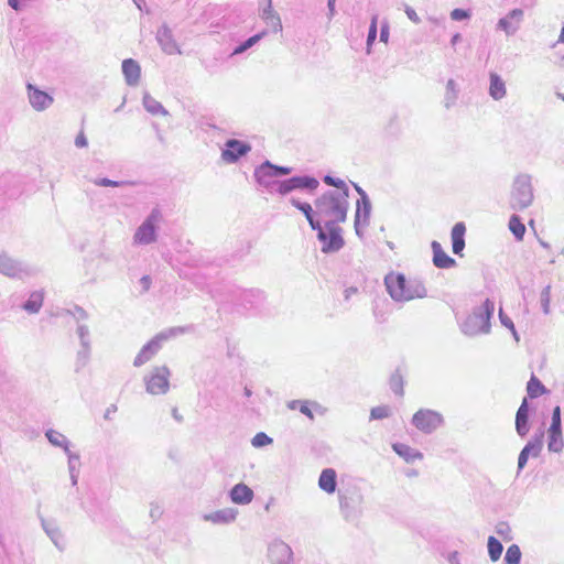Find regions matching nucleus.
I'll return each instance as SVG.
<instances>
[{
  "instance_id": "20",
  "label": "nucleus",
  "mask_w": 564,
  "mask_h": 564,
  "mask_svg": "<svg viewBox=\"0 0 564 564\" xmlns=\"http://www.w3.org/2000/svg\"><path fill=\"white\" fill-rule=\"evenodd\" d=\"M0 273L9 278H21L30 272L21 262L3 252L0 253Z\"/></svg>"
},
{
  "instance_id": "36",
  "label": "nucleus",
  "mask_w": 564,
  "mask_h": 564,
  "mask_svg": "<svg viewBox=\"0 0 564 564\" xmlns=\"http://www.w3.org/2000/svg\"><path fill=\"white\" fill-rule=\"evenodd\" d=\"M488 555L491 562H497L502 554L503 545L495 536L490 535L487 541Z\"/></svg>"
},
{
  "instance_id": "13",
  "label": "nucleus",
  "mask_w": 564,
  "mask_h": 564,
  "mask_svg": "<svg viewBox=\"0 0 564 564\" xmlns=\"http://www.w3.org/2000/svg\"><path fill=\"white\" fill-rule=\"evenodd\" d=\"M544 430L540 427L521 449L518 457V474L524 468L530 456L538 457L543 448Z\"/></svg>"
},
{
  "instance_id": "26",
  "label": "nucleus",
  "mask_w": 564,
  "mask_h": 564,
  "mask_svg": "<svg viewBox=\"0 0 564 564\" xmlns=\"http://www.w3.org/2000/svg\"><path fill=\"white\" fill-rule=\"evenodd\" d=\"M292 206L303 213L312 229H318L322 224L321 218L316 215V208L313 209L312 205L306 202H301L294 197L290 199Z\"/></svg>"
},
{
  "instance_id": "51",
  "label": "nucleus",
  "mask_w": 564,
  "mask_h": 564,
  "mask_svg": "<svg viewBox=\"0 0 564 564\" xmlns=\"http://www.w3.org/2000/svg\"><path fill=\"white\" fill-rule=\"evenodd\" d=\"M377 32H378V30H377V17H373L372 20H371L369 30H368V35H367V53L368 54L370 53L371 45L375 43V41L377 39Z\"/></svg>"
},
{
  "instance_id": "59",
  "label": "nucleus",
  "mask_w": 564,
  "mask_h": 564,
  "mask_svg": "<svg viewBox=\"0 0 564 564\" xmlns=\"http://www.w3.org/2000/svg\"><path fill=\"white\" fill-rule=\"evenodd\" d=\"M186 327H172L170 329H167L166 332H163L162 334H166L167 335V338L172 337V336H176L178 334H184L186 332Z\"/></svg>"
},
{
  "instance_id": "64",
  "label": "nucleus",
  "mask_w": 564,
  "mask_h": 564,
  "mask_svg": "<svg viewBox=\"0 0 564 564\" xmlns=\"http://www.w3.org/2000/svg\"><path fill=\"white\" fill-rule=\"evenodd\" d=\"M140 283L143 288V291H148L150 289V285H151V279L149 275H143L141 279H140Z\"/></svg>"
},
{
  "instance_id": "61",
  "label": "nucleus",
  "mask_w": 564,
  "mask_h": 564,
  "mask_svg": "<svg viewBox=\"0 0 564 564\" xmlns=\"http://www.w3.org/2000/svg\"><path fill=\"white\" fill-rule=\"evenodd\" d=\"M405 13H406L408 18H409L412 22H414V23H419V22H420V18H419V15L416 14V12H415V10H414V9H412V8L408 7V8L405 9Z\"/></svg>"
},
{
  "instance_id": "25",
  "label": "nucleus",
  "mask_w": 564,
  "mask_h": 564,
  "mask_svg": "<svg viewBox=\"0 0 564 564\" xmlns=\"http://www.w3.org/2000/svg\"><path fill=\"white\" fill-rule=\"evenodd\" d=\"M122 73L128 86H137L141 77V67L139 63L132 58L122 62Z\"/></svg>"
},
{
  "instance_id": "2",
  "label": "nucleus",
  "mask_w": 564,
  "mask_h": 564,
  "mask_svg": "<svg viewBox=\"0 0 564 564\" xmlns=\"http://www.w3.org/2000/svg\"><path fill=\"white\" fill-rule=\"evenodd\" d=\"M389 295L397 302L411 301L426 296L425 286L415 281H408L401 273H390L384 278Z\"/></svg>"
},
{
  "instance_id": "54",
  "label": "nucleus",
  "mask_w": 564,
  "mask_h": 564,
  "mask_svg": "<svg viewBox=\"0 0 564 564\" xmlns=\"http://www.w3.org/2000/svg\"><path fill=\"white\" fill-rule=\"evenodd\" d=\"M451 18L454 21H463L470 18V12L468 10L457 8L451 12Z\"/></svg>"
},
{
  "instance_id": "38",
  "label": "nucleus",
  "mask_w": 564,
  "mask_h": 564,
  "mask_svg": "<svg viewBox=\"0 0 564 564\" xmlns=\"http://www.w3.org/2000/svg\"><path fill=\"white\" fill-rule=\"evenodd\" d=\"M509 229L517 240H522L525 234V226L521 218L513 214L509 219Z\"/></svg>"
},
{
  "instance_id": "40",
  "label": "nucleus",
  "mask_w": 564,
  "mask_h": 564,
  "mask_svg": "<svg viewBox=\"0 0 564 564\" xmlns=\"http://www.w3.org/2000/svg\"><path fill=\"white\" fill-rule=\"evenodd\" d=\"M264 300L265 295L263 291L259 289H249V311L253 308L254 311L260 313Z\"/></svg>"
},
{
  "instance_id": "12",
  "label": "nucleus",
  "mask_w": 564,
  "mask_h": 564,
  "mask_svg": "<svg viewBox=\"0 0 564 564\" xmlns=\"http://www.w3.org/2000/svg\"><path fill=\"white\" fill-rule=\"evenodd\" d=\"M362 502L364 497L358 491L349 494L339 491V508L344 518L348 521H354L361 516Z\"/></svg>"
},
{
  "instance_id": "18",
  "label": "nucleus",
  "mask_w": 564,
  "mask_h": 564,
  "mask_svg": "<svg viewBox=\"0 0 564 564\" xmlns=\"http://www.w3.org/2000/svg\"><path fill=\"white\" fill-rule=\"evenodd\" d=\"M523 15L522 9H512L506 17L499 19L497 29L503 31L507 36H512L520 29Z\"/></svg>"
},
{
  "instance_id": "57",
  "label": "nucleus",
  "mask_w": 564,
  "mask_h": 564,
  "mask_svg": "<svg viewBox=\"0 0 564 564\" xmlns=\"http://www.w3.org/2000/svg\"><path fill=\"white\" fill-rule=\"evenodd\" d=\"M550 426L562 427L560 405H556L552 411V420Z\"/></svg>"
},
{
  "instance_id": "14",
  "label": "nucleus",
  "mask_w": 564,
  "mask_h": 564,
  "mask_svg": "<svg viewBox=\"0 0 564 564\" xmlns=\"http://www.w3.org/2000/svg\"><path fill=\"white\" fill-rule=\"evenodd\" d=\"M371 208L370 198L362 197V199H358L356 203L354 227L359 238L364 237L362 230L370 224Z\"/></svg>"
},
{
  "instance_id": "45",
  "label": "nucleus",
  "mask_w": 564,
  "mask_h": 564,
  "mask_svg": "<svg viewBox=\"0 0 564 564\" xmlns=\"http://www.w3.org/2000/svg\"><path fill=\"white\" fill-rule=\"evenodd\" d=\"M323 182L328 186L335 187V189H332L333 192L346 191L347 194H349L348 185L345 183V181H343L340 178H337V177H334V176L327 174L323 177Z\"/></svg>"
},
{
  "instance_id": "9",
  "label": "nucleus",
  "mask_w": 564,
  "mask_h": 564,
  "mask_svg": "<svg viewBox=\"0 0 564 564\" xmlns=\"http://www.w3.org/2000/svg\"><path fill=\"white\" fill-rule=\"evenodd\" d=\"M411 423L422 433L432 434L444 424V417L437 411L420 409L413 414Z\"/></svg>"
},
{
  "instance_id": "15",
  "label": "nucleus",
  "mask_w": 564,
  "mask_h": 564,
  "mask_svg": "<svg viewBox=\"0 0 564 564\" xmlns=\"http://www.w3.org/2000/svg\"><path fill=\"white\" fill-rule=\"evenodd\" d=\"M268 557L271 564H291L293 552L282 540H274L268 547Z\"/></svg>"
},
{
  "instance_id": "50",
  "label": "nucleus",
  "mask_w": 564,
  "mask_h": 564,
  "mask_svg": "<svg viewBox=\"0 0 564 564\" xmlns=\"http://www.w3.org/2000/svg\"><path fill=\"white\" fill-rule=\"evenodd\" d=\"M495 531L503 540L509 541V540L512 539V536H511V528H510L508 522H505V521L498 522L496 524V527H495Z\"/></svg>"
},
{
  "instance_id": "30",
  "label": "nucleus",
  "mask_w": 564,
  "mask_h": 564,
  "mask_svg": "<svg viewBox=\"0 0 564 564\" xmlns=\"http://www.w3.org/2000/svg\"><path fill=\"white\" fill-rule=\"evenodd\" d=\"M318 487L326 494H334L337 488V474L333 468L322 470L318 478Z\"/></svg>"
},
{
  "instance_id": "49",
  "label": "nucleus",
  "mask_w": 564,
  "mask_h": 564,
  "mask_svg": "<svg viewBox=\"0 0 564 564\" xmlns=\"http://www.w3.org/2000/svg\"><path fill=\"white\" fill-rule=\"evenodd\" d=\"M297 405H299V410L302 414L306 415L311 420L314 419V415L308 406L307 401L294 400V401L290 402V404H289L290 409H292V410L297 409Z\"/></svg>"
},
{
  "instance_id": "41",
  "label": "nucleus",
  "mask_w": 564,
  "mask_h": 564,
  "mask_svg": "<svg viewBox=\"0 0 564 564\" xmlns=\"http://www.w3.org/2000/svg\"><path fill=\"white\" fill-rule=\"evenodd\" d=\"M229 497L235 503H247V485L243 482L236 485L230 490Z\"/></svg>"
},
{
  "instance_id": "32",
  "label": "nucleus",
  "mask_w": 564,
  "mask_h": 564,
  "mask_svg": "<svg viewBox=\"0 0 564 564\" xmlns=\"http://www.w3.org/2000/svg\"><path fill=\"white\" fill-rule=\"evenodd\" d=\"M392 448L406 463H413L416 459L423 458V454L421 452L403 443H394Z\"/></svg>"
},
{
  "instance_id": "44",
  "label": "nucleus",
  "mask_w": 564,
  "mask_h": 564,
  "mask_svg": "<svg viewBox=\"0 0 564 564\" xmlns=\"http://www.w3.org/2000/svg\"><path fill=\"white\" fill-rule=\"evenodd\" d=\"M93 183L96 186H102V187H120V186H126V185L132 186V185L137 184L134 181H112L107 177L94 178Z\"/></svg>"
},
{
  "instance_id": "1",
  "label": "nucleus",
  "mask_w": 564,
  "mask_h": 564,
  "mask_svg": "<svg viewBox=\"0 0 564 564\" xmlns=\"http://www.w3.org/2000/svg\"><path fill=\"white\" fill-rule=\"evenodd\" d=\"M349 194L344 192L326 191L314 200L316 215L325 223L340 224L347 220L349 209Z\"/></svg>"
},
{
  "instance_id": "53",
  "label": "nucleus",
  "mask_w": 564,
  "mask_h": 564,
  "mask_svg": "<svg viewBox=\"0 0 564 564\" xmlns=\"http://www.w3.org/2000/svg\"><path fill=\"white\" fill-rule=\"evenodd\" d=\"M66 455L68 457V471H79L78 470V462H79V455L76 453H73L70 449L66 452Z\"/></svg>"
},
{
  "instance_id": "52",
  "label": "nucleus",
  "mask_w": 564,
  "mask_h": 564,
  "mask_svg": "<svg viewBox=\"0 0 564 564\" xmlns=\"http://www.w3.org/2000/svg\"><path fill=\"white\" fill-rule=\"evenodd\" d=\"M66 313L74 316L77 322L88 318V313L78 305H75L73 310H66Z\"/></svg>"
},
{
  "instance_id": "35",
  "label": "nucleus",
  "mask_w": 564,
  "mask_h": 564,
  "mask_svg": "<svg viewBox=\"0 0 564 564\" xmlns=\"http://www.w3.org/2000/svg\"><path fill=\"white\" fill-rule=\"evenodd\" d=\"M45 436L52 445L63 448L65 453L69 451L70 443L64 434L50 429L46 431Z\"/></svg>"
},
{
  "instance_id": "37",
  "label": "nucleus",
  "mask_w": 564,
  "mask_h": 564,
  "mask_svg": "<svg viewBox=\"0 0 564 564\" xmlns=\"http://www.w3.org/2000/svg\"><path fill=\"white\" fill-rule=\"evenodd\" d=\"M458 98V89L454 79H448L444 96V106L446 109L453 107Z\"/></svg>"
},
{
  "instance_id": "16",
  "label": "nucleus",
  "mask_w": 564,
  "mask_h": 564,
  "mask_svg": "<svg viewBox=\"0 0 564 564\" xmlns=\"http://www.w3.org/2000/svg\"><path fill=\"white\" fill-rule=\"evenodd\" d=\"M259 17L273 33L282 31L280 15L272 8V0H259Z\"/></svg>"
},
{
  "instance_id": "31",
  "label": "nucleus",
  "mask_w": 564,
  "mask_h": 564,
  "mask_svg": "<svg viewBox=\"0 0 564 564\" xmlns=\"http://www.w3.org/2000/svg\"><path fill=\"white\" fill-rule=\"evenodd\" d=\"M564 447L562 427L550 426L547 430V448L550 452L560 453Z\"/></svg>"
},
{
  "instance_id": "33",
  "label": "nucleus",
  "mask_w": 564,
  "mask_h": 564,
  "mask_svg": "<svg viewBox=\"0 0 564 564\" xmlns=\"http://www.w3.org/2000/svg\"><path fill=\"white\" fill-rule=\"evenodd\" d=\"M142 104L144 109L153 116L162 115L167 116L169 111L163 107V105L153 98L149 93L143 94Z\"/></svg>"
},
{
  "instance_id": "3",
  "label": "nucleus",
  "mask_w": 564,
  "mask_h": 564,
  "mask_svg": "<svg viewBox=\"0 0 564 564\" xmlns=\"http://www.w3.org/2000/svg\"><path fill=\"white\" fill-rule=\"evenodd\" d=\"M545 392V386L534 375H532L527 383L528 397L522 399V402L516 413L514 427L517 434L521 438H524L530 431V404L528 398L535 399Z\"/></svg>"
},
{
  "instance_id": "23",
  "label": "nucleus",
  "mask_w": 564,
  "mask_h": 564,
  "mask_svg": "<svg viewBox=\"0 0 564 564\" xmlns=\"http://www.w3.org/2000/svg\"><path fill=\"white\" fill-rule=\"evenodd\" d=\"M238 509L225 508L210 513L203 514V520L214 524H229L237 518Z\"/></svg>"
},
{
  "instance_id": "7",
  "label": "nucleus",
  "mask_w": 564,
  "mask_h": 564,
  "mask_svg": "<svg viewBox=\"0 0 564 564\" xmlns=\"http://www.w3.org/2000/svg\"><path fill=\"white\" fill-rule=\"evenodd\" d=\"M317 232V239L322 243L321 251L323 253H335L338 252L345 245L343 238V229L338 224L325 223L318 225V229H314Z\"/></svg>"
},
{
  "instance_id": "17",
  "label": "nucleus",
  "mask_w": 564,
  "mask_h": 564,
  "mask_svg": "<svg viewBox=\"0 0 564 564\" xmlns=\"http://www.w3.org/2000/svg\"><path fill=\"white\" fill-rule=\"evenodd\" d=\"M164 339H167V335L159 334L154 338H152L149 343H147L141 348V350L139 351L137 357L134 358L133 366L141 367L142 365H144L145 362L151 360L156 355V352L160 350L161 341Z\"/></svg>"
},
{
  "instance_id": "24",
  "label": "nucleus",
  "mask_w": 564,
  "mask_h": 564,
  "mask_svg": "<svg viewBox=\"0 0 564 564\" xmlns=\"http://www.w3.org/2000/svg\"><path fill=\"white\" fill-rule=\"evenodd\" d=\"M433 251V264L438 269H449L456 265L455 259L449 257L442 248V245L433 240L431 243Z\"/></svg>"
},
{
  "instance_id": "55",
  "label": "nucleus",
  "mask_w": 564,
  "mask_h": 564,
  "mask_svg": "<svg viewBox=\"0 0 564 564\" xmlns=\"http://www.w3.org/2000/svg\"><path fill=\"white\" fill-rule=\"evenodd\" d=\"M163 514V508L158 502H152L150 508V518L158 521Z\"/></svg>"
},
{
  "instance_id": "27",
  "label": "nucleus",
  "mask_w": 564,
  "mask_h": 564,
  "mask_svg": "<svg viewBox=\"0 0 564 564\" xmlns=\"http://www.w3.org/2000/svg\"><path fill=\"white\" fill-rule=\"evenodd\" d=\"M465 232L466 226L463 221L456 223L451 232L452 250L456 256L462 257L465 248Z\"/></svg>"
},
{
  "instance_id": "63",
  "label": "nucleus",
  "mask_w": 564,
  "mask_h": 564,
  "mask_svg": "<svg viewBox=\"0 0 564 564\" xmlns=\"http://www.w3.org/2000/svg\"><path fill=\"white\" fill-rule=\"evenodd\" d=\"M359 292L358 288L349 286L344 291V297L346 301L350 300V297Z\"/></svg>"
},
{
  "instance_id": "62",
  "label": "nucleus",
  "mask_w": 564,
  "mask_h": 564,
  "mask_svg": "<svg viewBox=\"0 0 564 564\" xmlns=\"http://www.w3.org/2000/svg\"><path fill=\"white\" fill-rule=\"evenodd\" d=\"M75 144L76 147L78 148H84L87 145V138L85 137V134L83 132H80L76 139H75Z\"/></svg>"
},
{
  "instance_id": "10",
  "label": "nucleus",
  "mask_w": 564,
  "mask_h": 564,
  "mask_svg": "<svg viewBox=\"0 0 564 564\" xmlns=\"http://www.w3.org/2000/svg\"><path fill=\"white\" fill-rule=\"evenodd\" d=\"M162 214L159 208H153L134 234V242L150 245L156 240V225L161 221Z\"/></svg>"
},
{
  "instance_id": "56",
  "label": "nucleus",
  "mask_w": 564,
  "mask_h": 564,
  "mask_svg": "<svg viewBox=\"0 0 564 564\" xmlns=\"http://www.w3.org/2000/svg\"><path fill=\"white\" fill-rule=\"evenodd\" d=\"M77 335L80 340V346L84 345V343H90L89 340V329L86 325H78L77 327Z\"/></svg>"
},
{
  "instance_id": "28",
  "label": "nucleus",
  "mask_w": 564,
  "mask_h": 564,
  "mask_svg": "<svg viewBox=\"0 0 564 564\" xmlns=\"http://www.w3.org/2000/svg\"><path fill=\"white\" fill-rule=\"evenodd\" d=\"M41 521L42 528L45 531V533L50 536L55 546L59 551H63L65 549V539L56 522L53 520L45 519H42Z\"/></svg>"
},
{
  "instance_id": "58",
  "label": "nucleus",
  "mask_w": 564,
  "mask_h": 564,
  "mask_svg": "<svg viewBox=\"0 0 564 564\" xmlns=\"http://www.w3.org/2000/svg\"><path fill=\"white\" fill-rule=\"evenodd\" d=\"M499 319L505 327L513 329L514 324L512 319L508 315H506L501 308L499 311Z\"/></svg>"
},
{
  "instance_id": "21",
  "label": "nucleus",
  "mask_w": 564,
  "mask_h": 564,
  "mask_svg": "<svg viewBox=\"0 0 564 564\" xmlns=\"http://www.w3.org/2000/svg\"><path fill=\"white\" fill-rule=\"evenodd\" d=\"M156 41L165 54H181V50L173 36L172 30L163 24L156 32Z\"/></svg>"
},
{
  "instance_id": "43",
  "label": "nucleus",
  "mask_w": 564,
  "mask_h": 564,
  "mask_svg": "<svg viewBox=\"0 0 564 564\" xmlns=\"http://www.w3.org/2000/svg\"><path fill=\"white\" fill-rule=\"evenodd\" d=\"M521 562V550L519 545L511 544L505 554L503 564H520Z\"/></svg>"
},
{
  "instance_id": "42",
  "label": "nucleus",
  "mask_w": 564,
  "mask_h": 564,
  "mask_svg": "<svg viewBox=\"0 0 564 564\" xmlns=\"http://www.w3.org/2000/svg\"><path fill=\"white\" fill-rule=\"evenodd\" d=\"M90 357V343H84L83 346H80V349L77 351L76 357V371H79L82 368H84Z\"/></svg>"
},
{
  "instance_id": "8",
  "label": "nucleus",
  "mask_w": 564,
  "mask_h": 564,
  "mask_svg": "<svg viewBox=\"0 0 564 564\" xmlns=\"http://www.w3.org/2000/svg\"><path fill=\"white\" fill-rule=\"evenodd\" d=\"M319 186V181L311 175H294L286 180L279 181L275 184L273 194L285 196L295 189L315 192Z\"/></svg>"
},
{
  "instance_id": "6",
  "label": "nucleus",
  "mask_w": 564,
  "mask_h": 564,
  "mask_svg": "<svg viewBox=\"0 0 564 564\" xmlns=\"http://www.w3.org/2000/svg\"><path fill=\"white\" fill-rule=\"evenodd\" d=\"M293 169L290 166H281L265 160L262 164L257 166L253 172L256 183L263 188L268 194H273L279 176L290 175Z\"/></svg>"
},
{
  "instance_id": "29",
  "label": "nucleus",
  "mask_w": 564,
  "mask_h": 564,
  "mask_svg": "<svg viewBox=\"0 0 564 564\" xmlns=\"http://www.w3.org/2000/svg\"><path fill=\"white\" fill-rule=\"evenodd\" d=\"M488 94L496 101L503 99L507 95L506 83L497 73L489 74Z\"/></svg>"
},
{
  "instance_id": "11",
  "label": "nucleus",
  "mask_w": 564,
  "mask_h": 564,
  "mask_svg": "<svg viewBox=\"0 0 564 564\" xmlns=\"http://www.w3.org/2000/svg\"><path fill=\"white\" fill-rule=\"evenodd\" d=\"M170 369L166 366L155 367L144 377L145 390L150 394H165L170 388Z\"/></svg>"
},
{
  "instance_id": "39",
  "label": "nucleus",
  "mask_w": 564,
  "mask_h": 564,
  "mask_svg": "<svg viewBox=\"0 0 564 564\" xmlns=\"http://www.w3.org/2000/svg\"><path fill=\"white\" fill-rule=\"evenodd\" d=\"M389 386L392 392L399 397H402L404 394V379L403 375L401 373L400 369H397L390 377Z\"/></svg>"
},
{
  "instance_id": "60",
  "label": "nucleus",
  "mask_w": 564,
  "mask_h": 564,
  "mask_svg": "<svg viewBox=\"0 0 564 564\" xmlns=\"http://www.w3.org/2000/svg\"><path fill=\"white\" fill-rule=\"evenodd\" d=\"M265 33L267 31H262L260 33L249 36V48L257 44L265 35Z\"/></svg>"
},
{
  "instance_id": "47",
  "label": "nucleus",
  "mask_w": 564,
  "mask_h": 564,
  "mask_svg": "<svg viewBox=\"0 0 564 564\" xmlns=\"http://www.w3.org/2000/svg\"><path fill=\"white\" fill-rule=\"evenodd\" d=\"M273 443V438L270 437L269 435H267L264 432H259L257 433L252 440H251V444L252 446L257 447V448H260V447H263V446H267V445H270Z\"/></svg>"
},
{
  "instance_id": "5",
  "label": "nucleus",
  "mask_w": 564,
  "mask_h": 564,
  "mask_svg": "<svg viewBox=\"0 0 564 564\" xmlns=\"http://www.w3.org/2000/svg\"><path fill=\"white\" fill-rule=\"evenodd\" d=\"M534 200L532 176L525 173L518 174L511 184L509 207L514 212L529 208Z\"/></svg>"
},
{
  "instance_id": "48",
  "label": "nucleus",
  "mask_w": 564,
  "mask_h": 564,
  "mask_svg": "<svg viewBox=\"0 0 564 564\" xmlns=\"http://www.w3.org/2000/svg\"><path fill=\"white\" fill-rule=\"evenodd\" d=\"M391 410L388 405L375 406L370 411V420H382L389 417Z\"/></svg>"
},
{
  "instance_id": "4",
  "label": "nucleus",
  "mask_w": 564,
  "mask_h": 564,
  "mask_svg": "<svg viewBox=\"0 0 564 564\" xmlns=\"http://www.w3.org/2000/svg\"><path fill=\"white\" fill-rule=\"evenodd\" d=\"M495 311V303L487 299L480 306L474 308L460 324V330L467 336H476L490 332V319Z\"/></svg>"
},
{
  "instance_id": "34",
  "label": "nucleus",
  "mask_w": 564,
  "mask_h": 564,
  "mask_svg": "<svg viewBox=\"0 0 564 564\" xmlns=\"http://www.w3.org/2000/svg\"><path fill=\"white\" fill-rule=\"evenodd\" d=\"M43 292L34 291L30 294L28 301L22 305L23 310H25L30 314L37 313L43 305Z\"/></svg>"
},
{
  "instance_id": "19",
  "label": "nucleus",
  "mask_w": 564,
  "mask_h": 564,
  "mask_svg": "<svg viewBox=\"0 0 564 564\" xmlns=\"http://www.w3.org/2000/svg\"><path fill=\"white\" fill-rule=\"evenodd\" d=\"M247 154V143L230 139L225 143V148L221 151V159L226 163H236L240 158Z\"/></svg>"
},
{
  "instance_id": "46",
  "label": "nucleus",
  "mask_w": 564,
  "mask_h": 564,
  "mask_svg": "<svg viewBox=\"0 0 564 564\" xmlns=\"http://www.w3.org/2000/svg\"><path fill=\"white\" fill-rule=\"evenodd\" d=\"M551 289H552L551 285L547 284L545 288H543V290L541 291V294H540L541 308L545 315L550 314V312H551V310H550Z\"/></svg>"
},
{
  "instance_id": "22",
  "label": "nucleus",
  "mask_w": 564,
  "mask_h": 564,
  "mask_svg": "<svg viewBox=\"0 0 564 564\" xmlns=\"http://www.w3.org/2000/svg\"><path fill=\"white\" fill-rule=\"evenodd\" d=\"M28 95L31 106L37 111L45 110L53 104V98L47 93L31 84L28 85Z\"/></svg>"
}]
</instances>
